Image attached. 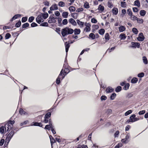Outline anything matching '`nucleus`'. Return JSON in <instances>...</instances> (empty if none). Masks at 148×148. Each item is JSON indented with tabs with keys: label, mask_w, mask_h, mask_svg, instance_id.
<instances>
[{
	"label": "nucleus",
	"mask_w": 148,
	"mask_h": 148,
	"mask_svg": "<svg viewBox=\"0 0 148 148\" xmlns=\"http://www.w3.org/2000/svg\"><path fill=\"white\" fill-rule=\"evenodd\" d=\"M122 146V143H120L115 147V148H119L121 147Z\"/></svg>",
	"instance_id": "47"
},
{
	"label": "nucleus",
	"mask_w": 148,
	"mask_h": 148,
	"mask_svg": "<svg viewBox=\"0 0 148 148\" xmlns=\"http://www.w3.org/2000/svg\"><path fill=\"white\" fill-rule=\"evenodd\" d=\"M27 20V17H23L22 19V22L23 23L26 22Z\"/></svg>",
	"instance_id": "57"
},
{
	"label": "nucleus",
	"mask_w": 148,
	"mask_h": 148,
	"mask_svg": "<svg viewBox=\"0 0 148 148\" xmlns=\"http://www.w3.org/2000/svg\"><path fill=\"white\" fill-rule=\"evenodd\" d=\"M84 30L86 32H89L90 30V27L88 26H86Z\"/></svg>",
	"instance_id": "43"
},
{
	"label": "nucleus",
	"mask_w": 148,
	"mask_h": 148,
	"mask_svg": "<svg viewBox=\"0 0 148 148\" xmlns=\"http://www.w3.org/2000/svg\"><path fill=\"white\" fill-rule=\"evenodd\" d=\"M108 7L112 8L113 7V4L112 3L108 2Z\"/></svg>",
	"instance_id": "59"
},
{
	"label": "nucleus",
	"mask_w": 148,
	"mask_h": 148,
	"mask_svg": "<svg viewBox=\"0 0 148 148\" xmlns=\"http://www.w3.org/2000/svg\"><path fill=\"white\" fill-rule=\"evenodd\" d=\"M15 123L14 121H10L6 123L5 125L6 127L7 126V131L10 129L12 127L13 124Z\"/></svg>",
	"instance_id": "2"
},
{
	"label": "nucleus",
	"mask_w": 148,
	"mask_h": 148,
	"mask_svg": "<svg viewBox=\"0 0 148 148\" xmlns=\"http://www.w3.org/2000/svg\"><path fill=\"white\" fill-rule=\"evenodd\" d=\"M62 24L64 25H66L68 23V21L67 19H64L62 22Z\"/></svg>",
	"instance_id": "49"
},
{
	"label": "nucleus",
	"mask_w": 148,
	"mask_h": 148,
	"mask_svg": "<svg viewBox=\"0 0 148 148\" xmlns=\"http://www.w3.org/2000/svg\"><path fill=\"white\" fill-rule=\"evenodd\" d=\"M21 24V22L20 21H19L18 22L16 23L15 25V27H19Z\"/></svg>",
	"instance_id": "52"
},
{
	"label": "nucleus",
	"mask_w": 148,
	"mask_h": 148,
	"mask_svg": "<svg viewBox=\"0 0 148 148\" xmlns=\"http://www.w3.org/2000/svg\"><path fill=\"white\" fill-rule=\"evenodd\" d=\"M73 32V29L66 27L62 29L61 34L62 36L64 37L67 35L72 34Z\"/></svg>",
	"instance_id": "1"
},
{
	"label": "nucleus",
	"mask_w": 148,
	"mask_h": 148,
	"mask_svg": "<svg viewBox=\"0 0 148 148\" xmlns=\"http://www.w3.org/2000/svg\"><path fill=\"white\" fill-rule=\"evenodd\" d=\"M127 13L130 16H132V10L130 9H129L127 10Z\"/></svg>",
	"instance_id": "35"
},
{
	"label": "nucleus",
	"mask_w": 148,
	"mask_h": 148,
	"mask_svg": "<svg viewBox=\"0 0 148 148\" xmlns=\"http://www.w3.org/2000/svg\"><path fill=\"white\" fill-rule=\"evenodd\" d=\"M121 6L123 8H125L126 7V3L125 2H121Z\"/></svg>",
	"instance_id": "48"
},
{
	"label": "nucleus",
	"mask_w": 148,
	"mask_h": 148,
	"mask_svg": "<svg viewBox=\"0 0 148 148\" xmlns=\"http://www.w3.org/2000/svg\"><path fill=\"white\" fill-rule=\"evenodd\" d=\"M69 11L71 12H73L75 11V7L71 6L69 7Z\"/></svg>",
	"instance_id": "31"
},
{
	"label": "nucleus",
	"mask_w": 148,
	"mask_h": 148,
	"mask_svg": "<svg viewBox=\"0 0 148 148\" xmlns=\"http://www.w3.org/2000/svg\"><path fill=\"white\" fill-rule=\"evenodd\" d=\"M51 113L50 112H48L46 114L45 116V117H46L49 118L51 116Z\"/></svg>",
	"instance_id": "61"
},
{
	"label": "nucleus",
	"mask_w": 148,
	"mask_h": 148,
	"mask_svg": "<svg viewBox=\"0 0 148 148\" xmlns=\"http://www.w3.org/2000/svg\"><path fill=\"white\" fill-rule=\"evenodd\" d=\"M84 6L86 8H89L90 7L89 3L88 2H86L84 3Z\"/></svg>",
	"instance_id": "51"
},
{
	"label": "nucleus",
	"mask_w": 148,
	"mask_h": 148,
	"mask_svg": "<svg viewBox=\"0 0 148 148\" xmlns=\"http://www.w3.org/2000/svg\"><path fill=\"white\" fill-rule=\"evenodd\" d=\"M138 80V79L136 77H134L131 80V82L132 83L135 84L137 83Z\"/></svg>",
	"instance_id": "25"
},
{
	"label": "nucleus",
	"mask_w": 148,
	"mask_h": 148,
	"mask_svg": "<svg viewBox=\"0 0 148 148\" xmlns=\"http://www.w3.org/2000/svg\"><path fill=\"white\" fill-rule=\"evenodd\" d=\"M21 16V15L20 14H16L13 16L12 18L10 20V21H12L13 20H14L17 18L19 17H20Z\"/></svg>",
	"instance_id": "11"
},
{
	"label": "nucleus",
	"mask_w": 148,
	"mask_h": 148,
	"mask_svg": "<svg viewBox=\"0 0 148 148\" xmlns=\"http://www.w3.org/2000/svg\"><path fill=\"white\" fill-rule=\"evenodd\" d=\"M34 19V16H30L29 18L28 21L31 23L33 21V20Z\"/></svg>",
	"instance_id": "45"
},
{
	"label": "nucleus",
	"mask_w": 148,
	"mask_h": 148,
	"mask_svg": "<svg viewBox=\"0 0 148 148\" xmlns=\"http://www.w3.org/2000/svg\"><path fill=\"white\" fill-rule=\"evenodd\" d=\"M10 34L9 33H7L6 34L5 36V38L6 39H8L10 38Z\"/></svg>",
	"instance_id": "64"
},
{
	"label": "nucleus",
	"mask_w": 148,
	"mask_h": 148,
	"mask_svg": "<svg viewBox=\"0 0 148 148\" xmlns=\"http://www.w3.org/2000/svg\"><path fill=\"white\" fill-rule=\"evenodd\" d=\"M120 37L121 40H125L126 38V36L125 34H121L120 35Z\"/></svg>",
	"instance_id": "24"
},
{
	"label": "nucleus",
	"mask_w": 148,
	"mask_h": 148,
	"mask_svg": "<svg viewBox=\"0 0 148 148\" xmlns=\"http://www.w3.org/2000/svg\"><path fill=\"white\" fill-rule=\"evenodd\" d=\"M49 137L50 140L51 145H52L53 143H55V140L51 135H50Z\"/></svg>",
	"instance_id": "22"
},
{
	"label": "nucleus",
	"mask_w": 148,
	"mask_h": 148,
	"mask_svg": "<svg viewBox=\"0 0 148 148\" xmlns=\"http://www.w3.org/2000/svg\"><path fill=\"white\" fill-rule=\"evenodd\" d=\"M65 49H66V52H67L69 50V48L70 47L69 44V43H68L66 42L65 43Z\"/></svg>",
	"instance_id": "15"
},
{
	"label": "nucleus",
	"mask_w": 148,
	"mask_h": 148,
	"mask_svg": "<svg viewBox=\"0 0 148 148\" xmlns=\"http://www.w3.org/2000/svg\"><path fill=\"white\" fill-rule=\"evenodd\" d=\"M90 38H91L93 40L95 38V34L92 33L90 34L89 35Z\"/></svg>",
	"instance_id": "38"
},
{
	"label": "nucleus",
	"mask_w": 148,
	"mask_h": 148,
	"mask_svg": "<svg viewBox=\"0 0 148 148\" xmlns=\"http://www.w3.org/2000/svg\"><path fill=\"white\" fill-rule=\"evenodd\" d=\"M138 23L142 24L143 23L144 21L143 20L141 19V18H137V20Z\"/></svg>",
	"instance_id": "36"
},
{
	"label": "nucleus",
	"mask_w": 148,
	"mask_h": 148,
	"mask_svg": "<svg viewBox=\"0 0 148 148\" xmlns=\"http://www.w3.org/2000/svg\"><path fill=\"white\" fill-rule=\"evenodd\" d=\"M58 5L60 7H63L65 6V4L64 2L61 1L59 2Z\"/></svg>",
	"instance_id": "32"
},
{
	"label": "nucleus",
	"mask_w": 148,
	"mask_h": 148,
	"mask_svg": "<svg viewBox=\"0 0 148 148\" xmlns=\"http://www.w3.org/2000/svg\"><path fill=\"white\" fill-rule=\"evenodd\" d=\"M129 86L130 85L129 84H126L124 86V89L125 90H127L129 88Z\"/></svg>",
	"instance_id": "53"
},
{
	"label": "nucleus",
	"mask_w": 148,
	"mask_h": 148,
	"mask_svg": "<svg viewBox=\"0 0 148 148\" xmlns=\"http://www.w3.org/2000/svg\"><path fill=\"white\" fill-rule=\"evenodd\" d=\"M144 76V73H141L138 74V77H142Z\"/></svg>",
	"instance_id": "54"
},
{
	"label": "nucleus",
	"mask_w": 148,
	"mask_h": 148,
	"mask_svg": "<svg viewBox=\"0 0 148 148\" xmlns=\"http://www.w3.org/2000/svg\"><path fill=\"white\" fill-rule=\"evenodd\" d=\"M140 15L142 16H144L146 13V12L145 10H141L140 11Z\"/></svg>",
	"instance_id": "28"
},
{
	"label": "nucleus",
	"mask_w": 148,
	"mask_h": 148,
	"mask_svg": "<svg viewBox=\"0 0 148 148\" xmlns=\"http://www.w3.org/2000/svg\"><path fill=\"white\" fill-rule=\"evenodd\" d=\"M121 89V87L120 86H118L115 89V91L117 92H120Z\"/></svg>",
	"instance_id": "44"
},
{
	"label": "nucleus",
	"mask_w": 148,
	"mask_h": 148,
	"mask_svg": "<svg viewBox=\"0 0 148 148\" xmlns=\"http://www.w3.org/2000/svg\"><path fill=\"white\" fill-rule=\"evenodd\" d=\"M42 17L44 19H46L48 16V14L47 12H45L43 14H42Z\"/></svg>",
	"instance_id": "33"
},
{
	"label": "nucleus",
	"mask_w": 148,
	"mask_h": 148,
	"mask_svg": "<svg viewBox=\"0 0 148 148\" xmlns=\"http://www.w3.org/2000/svg\"><path fill=\"white\" fill-rule=\"evenodd\" d=\"M131 19L133 21L136 20L137 18L134 15H132V16H130Z\"/></svg>",
	"instance_id": "40"
},
{
	"label": "nucleus",
	"mask_w": 148,
	"mask_h": 148,
	"mask_svg": "<svg viewBox=\"0 0 148 148\" xmlns=\"http://www.w3.org/2000/svg\"><path fill=\"white\" fill-rule=\"evenodd\" d=\"M145 112V110H143L141 111H140L138 112V114L140 115H141L144 114Z\"/></svg>",
	"instance_id": "58"
},
{
	"label": "nucleus",
	"mask_w": 148,
	"mask_h": 148,
	"mask_svg": "<svg viewBox=\"0 0 148 148\" xmlns=\"http://www.w3.org/2000/svg\"><path fill=\"white\" fill-rule=\"evenodd\" d=\"M5 129L6 130V127H5L4 126H2L0 128V132L1 134H3L4 132Z\"/></svg>",
	"instance_id": "29"
},
{
	"label": "nucleus",
	"mask_w": 148,
	"mask_h": 148,
	"mask_svg": "<svg viewBox=\"0 0 148 148\" xmlns=\"http://www.w3.org/2000/svg\"><path fill=\"white\" fill-rule=\"evenodd\" d=\"M105 38L106 40H109V35L108 33H107L105 34Z\"/></svg>",
	"instance_id": "37"
},
{
	"label": "nucleus",
	"mask_w": 148,
	"mask_h": 148,
	"mask_svg": "<svg viewBox=\"0 0 148 148\" xmlns=\"http://www.w3.org/2000/svg\"><path fill=\"white\" fill-rule=\"evenodd\" d=\"M31 26L32 27H34L37 26V24L35 23H32L31 25Z\"/></svg>",
	"instance_id": "63"
},
{
	"label": "nucleus",
	"mask_w": 148,
	"mask_h": 148,
	"mask_svg": "<svg viewBox=\"0 0 148 148\" xmlns=\"http://www.w3.org/2000/svg\"><path fill=\"white\" fill-rule=\"evenodd\" d=\"M143 60L145 64H146L148 63L146 57H143Z\"/></svg>",
	"instance_id": "26"
},
{
	"label": "nucleus",
	"mask_w": 148,
	"mask_h": 148,
	"mask_svg": "<svg viewBox=\"0 0 148 148\" xmlns=\"http://www.w3.org/2000/svg\"><path fill=\"white\" fill-rule=\"evenodd\" d=\"M131 43L132 45L131 46V47L132 48H136V47H137L139 48L140 47V44L139 43L132 42Z\"/></svg>",
	"instance_id": "6"
},
{
	"label": "nucleus",
	"mask_w": 148,
	"mask_h": 148,
	"mask_svg": "<svg viewBox=\"0 0 148 148\" xmlns=\"http://www.w3.org/2000/svg\"><path fill=\"white\" fill-rule=\"evenodd\" d=\"M69 22L73 25L75 26L77 25V23L76 21L72 18H71L69 19Z\"/></svg>",
	"instance_id": "9"
},
{
	"label": "nucleus",
	"mask_w": 148,
	"mask_h": 148,
	"mask_svg": "<svg viewBox=\"0 0 148 148\" xmlns=\"http://www.w3.org/2000/svg\"><path fill=\"white\" fill-rule=\"evenodd\" d=\"M116 94L115 93H112L110 97V99L112 100H114L115 98Z\"/></svg>",
	"instance_id": "30"
},
{
	"label": "nucleus",
	"mask_w": 148,
	"mask_h": 148,
	"mask_svg": "<svg viewBox=\"0 0 148 148\" xmlns=\"http://www.w3.org/2000/svg\"><path fill=\"white\" fill-rule=\"evenodd\" d=\"M14 133V131H12L11 132L8 134L7 138L6 139V141L5 143L7 142V141L8 142L10 140L11 138L12 137Z\"/></svg>",
	"instance_id": "4"
},
{
	"label": "nucleus",
	"mask_w": 148,
	"mask_h": 148,
	"mask_svg": "<svg viewBox=\"0 0 148 148\" xmlns=\"http://www.w3.org/2000/svg\"><path fill=\"white\" fill-rule=\"evenodd\" d=\"M69 72V70L68 69V67L64 68L63 72L64 74L66 75Z\"/></svg>",
	"instance_id": "14"
},
{
	"label": "nucleus",
	"mask_w": 148,
	"mask_h": 148,
	"mask_svg": "<svg viewBox=\"0 0 148 148\" xmlns=\"http://www.w3.org/2000/svg\"><path fill=\"white\" fill-rule=\"evenodd\" d=\"M145 39V37L143 36V33H140L138 35V36L137 38V39L138 41H143Z\"/></svg>",
	"instance_id": "5"
},
{
	"label": "nucleus",
	"mask_w": 148,
	"mask_h": 148,
	"mask_svg": "<svg viewBox=\"0 0 148 148\" xmlns=\"http://www.w3.org/2000/svg\"><path fill=\"white\" fill-rule=\"evenodd\" d=\"M119 133V131H116L114 134V136L115 138L117 137Z\"/></svg>",
	"instance_id": "60"
},
{
	"label": "nucleus",
	"mask_w": 148,
	"mask_h": 148,
	"mask_svg": "<svg viewBox=\"0 0 148 148\" xmlns=\"http://www.w3.org/2000/svg\"><path fill=\"white\" fill-rule=\"evenodd\" d=\"M107 97L103 95L101 97V101L105 100L106 99Z\"/></svg>",
	"instance_id": "56"
},
{
	"label": "nucleus",
	"mask_w": 148,
	"mask_h": 148,
	"mask_svg": "<svg viewBox=\"0 0 148 148\" xmlns=\"http://www.w3.org/2000/svg\"><path fill=\"white\" fill-rule=\"evenodd\" d=\"M105 32V30L104 29H101L99 31V33L100 35H103Z\"/></svg>",
	"instance_id": "39"
},
{
	"label": "nucleus",
	"mask_w": 148,
	"mask_h": 148,
	"mask_svg": "<svg viewBox=\"0 0 148 148\" xmlns=\"http://www.w3.org/2000/svg\"><path fill=\"white\" fill-rule=\"evenodd\" d=\"M98 9L99 10L102 12L104 10V7L101 5H99V6Z\"/></svg>",
	"instance_id": "23"
},
{
	"label": "nucleus",
	"mask_w": 148,
	"mask_h": 148,
	"mask_svg": "<svg viewBox=\"0 0 148 148\" xmlns=\"http://www.w3.org/2000/svg\"><path fill=\"white\" fill-rule=\"evenodd\" d=\"M50 9L51 10H56L58 9V8L56 4H54L50 7Z\"/></svg>",
	"instance_id": "10"
},
{
	"label": "nucleus",
	"mask_w": 148,
	"mask_h": 148,
	"mask_svg": "<svg viewBox=\"0 0 148 148\" xmlns=\"http://www.w3.org/2000/svg\"><path fill=\"white\" fill-rule=\"evenodd\" d=\"M63 69H62L61 70L60 74L59 75L58 77L60 79L62 80L64 77L66 75L64 74V73H63Z\"/></svg>",
	"instance_id": "8"
},
{
	"label": "nucleus",
	"mask_w": 148,
	"mask_h": 148,
	"mask_svg": "<svg viewBox=\"0 0 148 148\" xmlns=\"http://www.w3.org/2000/svg\"><path fill=\"white\" fill-rule=\"evenodd\" d=\"M136 115L134 114L132 115L130 117V118L131 122H134V118L135 117Z\"/></svg>",
	"instance_id": "27"
},
{
	"label": "nucleus",
	"mask_w": 148,
	"mask_h": 148,
	"mask_svg": "<svg viewBox=\"0 0 148 148\" xmlns=\"http://www.w3.org/2000/svg\"><path fill=\"white\" fill-rule=\"evenodd\" d=\"M114 89L111 87H108L106 89V91L107 93H110L112 92L113 91Z\"/></svg>",
	"instance_id": "12"
},
{
	"label": "nucleus",
	"mask_w": 148,
	"mask_h": 148,
	"mask_svg": "<svg viewBox=\"0 0 148 148\" xmlns=\"http://www.w3.org/2000/svg\"><path fill=\"white\" fill-rule=\"evenodd\" d=\"M29 24L28 23H24L23 25V28H25L27 27H28L29 26Z\"/></svg>",
	"instance_id": "50"
},
{
	"label": "nucleus",
	"mask_w": 148,
	"mask_h": 148,
	"mask_svg": "<svg viewBox=\"0 0 148 148\" xmlns=\"http://www.w3.org/2000/svg\"><path fill=\"white\" fill-rule=\"evenodd\" d=\"M36 22L39 24H40L41 23L44 21L43 18H42V14H41L38 15L36 18Z\"/></svg>",
	"instance_id": "3"
},
{
	"label": "nucleus",
	"mask_w": 148,
	"mask_h": 148,
	"mask_svg": "<svg viewBox=\"0 0 148 148\" xmlns=\"http://www.w3.org/2000/svg\"><path fill=\"white\" fill-rule=\"evenodd\" d=\"M112 110L110 109H109L107 110L106 111V113L108 114H110L112 113Z\"/></svg>",
	"instance_id": "62"
},
{
	"label": "nucleus",
	"mask_w": 148,
	"mask_h": 148,
	"mask_svg": "<svg viewBox=\"0 0 148 148\" xmlns=\"http://www.w3.org/2000/svg\"><path fill=\"white\" fill-rule=\"evenodd\" d=\"M51 127H51L50 125H46L45 128V129L48 130H50V128L51 129Z\"/></svg>",
	"instance_id": "46"
},
{
	"label": "nucleus",
	"mask_w": 148,
	"mask_h": 148,
	"mask_svg": "<svg viewBox=\"0 0 148 148\" xmlns=\"http://www.w3.org/2000/svg\"><path fill=\"white\" fill-rule=\"evenodd\" d=\"M69 66V65H68V64L65 61L64 63L63 66V68L62 69H63L64 68L68 67Z\"/></svg>",
	"instance_id": "55"
},
{
	"label": "nucleus",
	"mask_w": 148,
	"mask_h": 148,
	"mask_svg": "<svg viewBox=\"0 0 148 148\" xmlns=\"http://www.w3.org/2000/svg\"><path fill=\"white\" fill-rule=\"evenodd\" d=\"M77 23L80 26V27H83L84 24V22L81 21L79 20H77Z\"/></svg>",
	"instance_id": "16"
},
{
	"label": "nucleus",
	"mask_w": 148,
	"mask_h": 148,
	"mask_svg": "<svg viewBox=\"0 0 148 148\" xmlns=\"http://www.w3.org/2000/svg\"><path fill=\"white\" fill-rule=\"evenodd\" d=\"M57 18H54L53 16H50L49 18L48 22L49 23H55L56 22V21L55 19H57Z\"/></svg>",
	"instance_id": "7"
},
{
	"label": "nucleus",
	"mask_w": 148,
	"mask_h": 148,
	"mask_svg": "<svg viewBox=\"0 0 148 148\" xmlns=\"http://www.w3.org/2000/svg\"><path fill=\"white\" fill-rule=\"evenodd\" d=\"M69 13L67 12H64L62 14V16L65 18H67L68 17Z\"/></svg>",
	"instance_id": "21"
},
{
	"label": "nucleus",
	"mask_w": 148,
	"mask_h": 148,
	"mask_svg": "<svg viewBox=\"0 0 148 148\" xmlns=\"http://www.w3.org/2000/svg\"><path fill=\"white\" fill-rule=\"evenodd\" d=\"M113 14L115 15H116L118 13V9L117 8H114L112 10Z\"/></svg>",
	"instance_id": "19"
},
{
	"label": "nucleus",
	"mask_w": 148,
	"mask_h": 148,
	"mask_svg": "<svg viewBox=\"0 0 148 148\" xmlns=\"http://www.w3.org/2000/svg\"><path fill=\"white\" fill-rule=\"evenodd\" d=\"M132 31L136 34H137L138 33V31L137 29L135 28H133L132 29Z\"/></svg>",
	"instance_id": "34"
},
{
	"label": "nucleus",
	"mask_w": 148,
	"mask_h": 148,
	"mask_svg": "<svg viewBox=\"0 0 148 148\" xmlns=\"http://www.w3.org/2000/svg\"><path fill=\"white\" fill-rule=\"evenodd\" d=\"M119 28V31L120 32H123L126 29L125 27L123 26H121Z\"/></svg>",
	"instance_id": "20"
},
{
	"label": "nucleus",
	"mask_w": 148,
	"mask_h": 148,
	"mask_svg": "<svg viewBox=\"0 0 148 148\" xmlns=\"http://www.w3.org/2000/svg\"><path fill=\"white\" fill-rule=\"evenodd\" d=\"M132 110H129L127 111L125 114V116H127L129 114H131L132 112Z\"/></svg>",
	"instance_id": "42"
},
{
	"label": "nucleus",
	"mask_w": 148,
	"mask_h": 148,
	"mask_svg": "<svg viewBox=\"0 0 148 148\" xmlns=\"http://www.w3.org/2000/svg\"><path fill=\"white\" fill-rule=\"evenodd\" d=\"M74 32L75 35H78L80 33L81 30L80 29H75L74 30Z\"/></svg>",
	"instance_id": "17"
},
{
	"label": "nucleus",
	"mask_w": 148,
	"mask_h": 148,
	"mask_svg": "<svg viewBox=\"0 0 148 148\" xmlns=\"http://www.w3.org/2000/svg\"><path fill=\"white\" fill-rule=\"evenodd\" d=\"M78 14L76 13H73L72 14L73 17L75 19L77 18Z\"/></svg>",
	"instance_id": "41"
},
{
	"label": "nucleus",
	"mask_w": 148,
	"mask_h": 148,
	"mask_svg": "<svg viewBox=\"0 0 148 148\" xmlns=\"http://www.w3.org/2000/svg\"><path fill=\"white\" fill-rule=\"evenodd\" d=\"M134 5L137 6L138 7H140V3L138 0L135 1L134 2Z\"/></svg>",
	"instance_id": "18"
},
{
	"label": "nucleus",
	"mask_w": 148,
	"mask_h": 148,
	"mask_svg": "<svg viewBox=\"0 0 148 148\" xmlns=\"http://www.w3.org/2000/svg\"><path fill=\"white\" fill-rule=\"evenodd\" d=\"M19 113L21 115H27V113L23 110V109H20L19 110Z\"/></svg>",
	"instance_id": "13"
}]
</instances>
